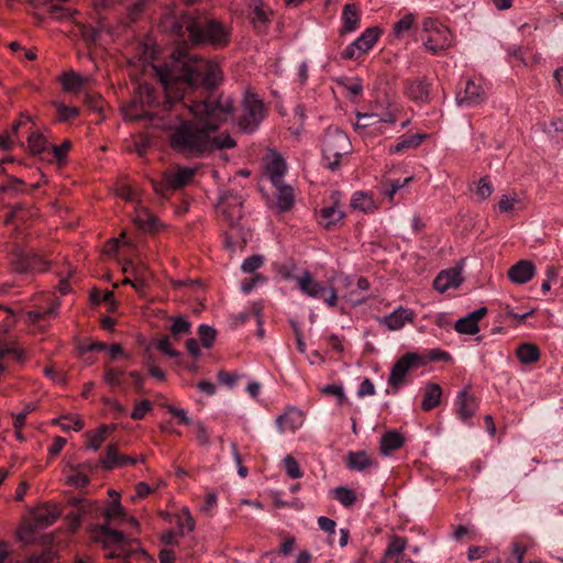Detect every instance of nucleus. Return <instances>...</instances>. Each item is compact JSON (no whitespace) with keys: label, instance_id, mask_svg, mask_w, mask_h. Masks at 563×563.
<instances>
[{"label":"nucleus","instance_id":"1","mask_svg":"<svg viewBox=\"0 0 563 563\" xmlns=\"http://www.w3.org/2000/svg\"><path fill=\"white\" fill-rule=\"evenodd\" d=\"M162 89L148 84L139 85L133 99L122 107L125 120H147L158 128L187 107L189 99L201 87L216 89L222 81V71L214 62L189 55L180 49L169 60L153 65Z\"/></svg>","mask_w":563,"mask_h":563},{"label":"nucleus","instance_id":"2","mask_svg":"<svg viewBox=\"0 0 563 563\" xmlns=\"http://www.w3.org/2000/svg\"><path fill=\"white\" fill-rule=\"evenodd\" d=\"M213 90L201 87L184 110L163 123L162 129L170 131V147L187 158H201L216 150L233 148L236 145L228 133L213 135L233 109L230 98L223 99Z\"/></svg>","mask_w":563,"mask_h":563},{"label":"nucleus","instance_id":"3","mask_svg":"<svg viewBox=\"0 0 563 563\" xmlns=\"http://www.w3.org/2000/svg\"><path fill=\"white\" fill-rule=\"evenodd\" d=\"M169 29L178 37H188L195 44H209L214 48L225 47L230 42V30L220 21L206 15L187 11L179 18L169 21Z\"/></svg>","mask_w":563,"mask_h":563},{"label":"nucleus","instance_id":"4","mask_svg":"<svg viewBox=\"0 0 563 563\" xmlns=\"http://www.w3.org/2000/svg\"><path fill=\"white\" fill-rule=\"evenodd\" d=\"M351 151L347 134L338 126L327 129L323 137V161L327 168L335 170L341 164V157Z\"/></svg>","mask_w":563,"mask_h":563},{"label":"nucleus","instance_id":"5","mask_svg":"<svg viewBox=\"0 0 563 563\" xmlns=\"http://www.w3.org/2000/svg\"><path fill=\"white\" fill-rule=\"evenodd\" d=\"M263 101L253 93H247L243 100V113L239 119V128L246 133L254 132L265 118Z\"/></svg>","mask_w":563,"mask_h":563},{"label":"nucleus","instance_id":"6","mask_svg":"<svg viewBox=\"0 0 563 563\" xmlns=\"http://www.w3.org/2000/svg\"><path fill=\"white\" fill-rule=\"evenodd\" d=\"M196 169L190 167H177L175 170H167L163 174V181H154V190L166 196L170 190L180 189L190 184L195 177Z\"/></svg>","mask_w":563,"mask_h":563},{"label":"nucleus","instance_id":"7","mask_svg":"<svg viewBox=\"0 0 563 563\" xmlns=\"http://www.w3.org/2000/svg\"><path fill=\"white\" fill-rule=\"evenodd\" d=\"M69 504L74 509L66 515V519L71 531H76L82 520L98 519L101 516L102 508L96 501L71 498Z\"/></svg>","mask_w":563,"mask_h":563},{"label":"nucleus","instance_id":"8","mask_svg":"<svg viewBox=\"0 0 563 563\" xmlns=\"http://www.w3.org/2000/svg\"><path fill=\"white\" fill-rule=\"evenodd\" d=\"M110 523L95 525L90 528L91 539L103 548H115L120 554L125 553V536L123 532L112 529Z\"/></svg>","mask_w":563,"mask_h":563},{"label":"nucleus","instance_id":"9","mask_svg":"<svg viewBox=\"0 0 563 563\" xmlns=\"http://www.w3.org/2000/svg\"><path fill=\"white\" fill-rule=\"evenodd\" d=\"M424 362L417 353L408 352L404 354L393 366L390 375L388 377V385L398 390L404 384L405 377L409 369L413 366L423 365Z\"/></svg>","mask_w":563,"mask_h":563},{"label":"nucleus","instance_id":"10","mask_svg":"<svg viewBox=\"0 0 563 563\" xmlns=\"http://www.w3.org/2000/svg\"><path fill=\"white\" fill-rule=\"evenodd\" d=\"M12 266L18 273H36L46 271L47 262L33 251L16 250Z\"/></svg>","mask_w":563,"mask_h":563},{"label":"nucleus","instance_id":"11","mask_svg":"<svg viewBox=\"0 0 563 563\" xmlns=\"http://www.w3.org/2000/svg\"><path fill=\"white\" fill-rule=\"evenodd\" d=\"M242 197L235 192L228 191V194L223 195L220 199L221 212L231 227L238 225L242 219Z\"/></svg>","mask_w":563,"mask_h":563},{"label":"nucleus","instance_id":"12","mask_svg":"<svg viewBox=\"0 0 563 563\" xmlns=\"http://www.w3.org/2000/svg\"><path fill=\"white\" fill-rule=\"evenodd\" d=\"M406 96L417 103L430 102L431 82L424 78L408 79L404 82Z\"/></svg>","mask_w":563,"mask_h":563},{"label":"nucleus","instance_id":"13","mask_svg":"<svg viewBox=\"0 0 563 563\" xmlns=\"http://www.w3.org/2000/svg\"><path fill=\"white\" fill-rule=\"evenodd\" d=\"M463 278L461 276L460 267H452L440 272L433 280V287L439 292L443 294L448 289L459 288Z\"/></svg>","mask_w":563,"mask_h":563},{"label":"nucleus","instance_id":"14","mask_svg":"<svg viewBox=\"0 0 563 563\" xmlns=\"http://www.w3.org/2000/svg\"><path fill=\"white\" fill-rule=\"evenodd\" d=\"M486 92L484 88L476 84L474 80L468 79L464 89L463 96H457L456 101L459 106H477L484 102Z\"/></svg>","mask_w":563,"mask_h":563},{"label":"nucleus","instance_id":"15","mask_svg":"<svg viewBox=\"0 0 563 563\" xmlns=\"http://www.w3.org/2000/svg\"><path fill=\"white\" fill-rule=\"evenodd\" d=\"M60 515V510L56 505H44L33 511L32 521L35 528L44 529L53 525Z\"/></svg>","mask_w":563,"mask_h":563},{"label":"nucleus","instance_id":"16","mask_svg":"<svg viewBox=\"0 0 563 563\" xmlns=\"http://www.w3.org/2000/svg\"><path fill=\"white\" fill-rule=\"evenodd\" d=\"M536 273V266L531 261L521 260L508 269V278L518 285L528 283Z\"/></svg>","mask_w":563,"mask_h":563},{"label":"nucleus","instance_id":"17","mask_svg":"<svg viewBox=\"0 0 563 563\" xmlns=\"http://www.w3.org/2000/svg\"><path fill=\"white\" fill-rule=\"evenodd\" d=\"M415 313L413 311L399 307L394 312L384 318L379 319V322L387 327L391 331L400 330L406 321L412 322Z\"/></svg>","mask_w":563,"mask_h":563},{"label":"nucleus","instance_id":"18","mask_svg":"<svg viewBox=\"0 0 563 563\" xmlns=\"http://www.w3.org/2000/svg\"><path fill=\"white\" fill-rule=\"evenodd\" d=\"M457 416L459 418L467 422L476 412L478 408V402L474 396L468 394L466 389H463L459 393L457 396Z\"/></svg>","mask_w":563,"mask_h":563},{"label":"nucleus","instance_id":"19","mask_svg":"<svg viewBox=\"0 0 563 563\" xmlns=\"http://www.w3.org/2000/svg\"><path fill=\"white\" fill-rule=\"evenodd\" d=\"M297 282L300 290L312 298L320 299L327 294V288L322 284L313 280L308 271H305L302 275L297 278Z\"/></svg>","mask_w":563,"mask_h":563},{"label":"nucleus","instance_id":"20","mask_svg":"<svg viewBox=\"0 0 563 563\" xmlns=\"http://www.w3.org/2000/svg\"><path fill=\"white\" fill-rule=\"evenodd\" d=\"M440 31L429 34L423 44L426 48L433 54L439 53L450 46V31L446 27H439Z\"/></svg>","mask_w":563,"mask_h":563},{"label":"nucleus","instance_id":"21","mask_svg":"<svg viewBox=\"0 0 563 563\" xmlns=\"http://www.w3.org/2000/svg\"><path fill=\"white\" fill-rule=\"evenodd\" d=\"M404 437L395 430L387 431L380 439L379 450L383 455H389L404 445Z\"/></svg>","mask_w":563,"mask_h":563},{"label":"nucleus","instance_id":"22","mask_svg":"<svg viewBox=\"0 0 563 563\" xmlns=\"http://www.w3.org/2000/svg\"><path fill=\"white\" fill-rule=\"evenodd\" d=\"M520 363L529 365L539 361L540 350L533 343H521L515 352Z\"/></svg>","mask_w":563,"mask_h":563},{"label":"nucleus","instance_id":"23","mask_svg":"<svg viewBox=\"0 0 563 563\" xmlns=\"http://www.w3.org/2000/svg\"><path fill=\"white\" fill-rule=\"evenodd\" d=\"M442 389L439 384L430 383L426 387L421 407L424 411L435 408L441 400Z\"/></svg>","mask_w":563,"mask_h":563},{"label":"nucleus","instance_id":"24","mask_svg":"<svg viewBox=\"0 0 563 563\" xmlns=\"http://www.w3.org/2000/svg\"><path fill=\"white\" fill-rule=\"evenodd\" d=\"M378 35V27H368L353 42V46H357L358 54L366 53L374 46Z\"/></svg>","mask_w":563,"mask_h":563},{"label":"nucleus","instance_id":"25","mask_svg":"<svg viewBox=\"0 0 563 563\" xmlns=\"http://www.w3.org/2000/svg\"><path fill=\"white\" fill-rule=\"evenodd\" d=\"M286 172V163L280 155H275L267 164V174L273 185H280Z\"/></svg>","mask_w":563,"mask_h":563},{"label":"nucleus","instance_id":"26","mask_svg":"<svg viewBox=\"0 0 563 563\" xmlns=\"http://www.w3.org/2000/svg\"><path fill=\"white\" fill-rule=\"evenodd\" d=\"M344 217V213L339 210L335 206L322 208L319 212V223L330 230Z\"/></svg>","mask_w":563,"mask_h":563},{"label":"nucleus","instance_id":"27","mask_svg":"<svg viewBox=\"0 0 563 563\" xmlns=\"http://www.w3.org/2000/svg\"><path fill=\"white\" fill-rule=\"evenodd\" d=\"M374 464L375 462L365 451L350 452L347 455L346 465L350 470L364 471Z\"/></svg>","mask_w":563,"mask_h":563},{"label":"nucleus","instance_id":"28","mask_svg":"<svg viewBox=\"0 0 563 563\" xmlns=\"http://www.w3.org/2000/svg\"><path fill=\"white\" fill-rule=\"evenodd\" d=\"M342 21H343V32H353L358 26V13L355 4L347 3L343 8L342 12Z\"/></svg>","mask_w":563,"mask_h":563},{"label":"nucleus","instance_id":"29","mask_svg":"<svg viewBox=\"0 0 563 563\" xmlns=\"http://www.w3.org/2000/svg\"><path fill=\"white\" fill-rule=\"evenodd\" d=\"M277 189V206L282 211L289 210L294 205V194L292 188L288 185H285L284 181L280 185H274Z\"/></svg>","mask_w":563,"mask_h":563},{"label":"nucleus","instance_id":"30","mask_svg":"<svg viewBox=\"0 0 563 563\" xmlns=\"http://www.w3.org/2000/svg\"><path fill=\"white\" fill-rule=\"evenodd\" d=\"M101 516L104 519L103 522L110 525L114 523L117 519L121 521L126 519V512L119 499H114L106 510L102 509Z\"/></svg>","mask_w":563,"mask_h":563},{"label":"nucleus","instance_id":"31","mask_svg":"<svg viewBox=\"0 0 563 563\" xmlns=\"http://www.w3.org/2000/svg\"><path fill=\"white\" fill-rule=\"evenodd\" d=\"M427 137L426 133H417L407 137H402L397 144L389 148L390 153H400L407 148L418 147Z\"/></svg>","mask_w":563,"mask_h":563},{"label":"nucleus","instance_id":"32","mask_svg":"<svg viewBox=\"0 0 563 563\" xmlns=\"http://www.w3.org/2000/svg\"><path fill=\"white\" fill-rule=\"evenodd\" d=\"M114 428L112 424H101L95 432H88L87 437L90 440L88 446L97 451L106 441L107 434L112 432Z\"/></svg>","mask_w":563,"mask_h":563},{"label":"nucleus","instance_id":"33","mask_svg":"<svg viewBox=\"0 0 563 563\" xmlns=\"http://www.w3.org/2000/svg\"><path fill=\"white\" fill-rule=\"evenodd\" d=\"M135 223L141 230L146 232H155L159 227L158 219L147 211L140 213L135 219Z\"/></svg>","mask_w":563,"mask_h":563},{"label":"nucleus","instance_id":"34","mask_svg":"<svg viewBox=\"0 0 563 563\" xmlns=\"http://www.w3.org/2000/svg\"><path fill=\"white\" fill-rule=\"evenodd\" d=\"M120 453L114 444H109L106 450V455L100 459V464L104 470H113L119 466Z\"/></svg>","mask_w":563,"mask_h":563},{"label":"nucleus","instance_id":"35","mask_svg":"<svg viewBox=\"0 0 563 563\" xmlns=\"http://www.w3.org/2000/svg\"><path fill=\"white\" fill-rule=\"evenodd\" d=\"M124 375V371L112 368V367H106L103 379L107 384H109L112 388H124V380L122 379V376Z\"/></svg>","mask_w":563,"mask_h":563},{"label":"nucleus","instance_id":"36","mask_svg":"<svg viewBox=\"0 0 563 563\" xmlns=\"http://www.w3.org/2000/svg\"><path fill=\"white\" fill-rule=\"evenodd\" d=\"M86 79L76 73L64 74L62 85L66 91H78L85 84Z\"/></svg>","mask_w":563,"mask_h":563},{"label":"nucleus","instance_id":"37","mask_svg":"<svg viewBox=\"0 0 563 563\" xmlns=\"http://www.w3.org/2000/svg\"><path fill=\"white\" fill-rule=\"evenodd\" d=\"M454 330L461 334L473 335L479 331V327L470 317L465 316L456 320Z\"/></svg>","mask_w":563,"mask_h":563},{"label":"nucleus","instance_id":"38","mask_svg":"<svg viewBox=\"0 0 563 563\" xmlns=\"http://www.w3.org/2000/svg\"><path fill=\"white\" fill-rule=\"evenodd\" d=\"M411 180H412V177L406 178L402 183L400 180L386 179L382 184V191L391 201L394 199V196L396 195V192L400 188L405 187Z\"/></svg>","mask_w":563,"mask_h":563},{"label":"nucleus","instance_id":"39","mask_svg":"<svg viewBox=\"0 0 563 563\" xmlns=\"http://www.w3.org/2000/svg\"><path fill=\"white\" fill-rule=\"evenodd\" d=\"M351 207L353 209H357V210L367 212L374 208V201H373L372 197H369L367 194L361 191V192H356L353 196V199L351 201Z\"/></svg>","mask_w":563,"mask_h":563},{"label":"nucleus","instance_id":"40","mask_svg":"<svg viewBox=\"0 0 563 563\" xmlns=\"http://www.w3.org/2000/svg\"><path fill=\"white\" fill-rule=\"evenodd\" d=\"M334 497L339 503L344 507H351L356 501V495L354 490L345 487L339 486L334 489Z\"/></svg>","mask_w":563,"mask_h":563},{"label":"nucleus","instance_id":"41","mask_svg":"<svg viewBox=\"0 0 563 563\" xmlns=\"http://www.w3.org/2000/svg\"><path fill=\"white\" fill-rule=\"evenodd\" d=\"M198 335L201 345L206 349H210L217 338V330L208 324H201L198 328Z\"/></svg>","mask_w":563,"mask_h":563},{"label":"nucleus","instance_id":"42","mask_svg":"<svg viewBox=\"0 0 563 563\" xmlns=\"http://www.w3.org/2000/svg\"><path fill=\"white\" fill-rule=\"evenodd\" d=\"M57 111V120L59 122H67L79 114V109L76 107H68L62 102H54Z\"/></svg>","mask_w":563,"mask_h":563},{"label":"nucleus","instance_id":"43","mask_svg":"<svg viewBox=\"0 0 563 563\" xmlns=\"http://www.w3.org/2000/svg\"><path fill=\"white\" fill-rule=\"evenodd\" d=\"M297 415V411L291 410L288 412H285L284 415L277 417L276 419V426L280 433H284L286 430H295L296 428V421L294 419V416Z\"/></svg>","mask_w":563,"mask_h":563},{"label":"nucleus","instance_id":"44","mask_svg":"<svg viewBox=\"0 0 563 563\" xmlns=\"http://www.w3.org/2000/svg\"><path fill=\"white\" fill-rule=\"evenodd\" d=\"M29 147L33 154H41L46 151L48 142L41 133H32L29 136Z\"/></svg>","mask_w":563,"mask_h":563},{"label":"nucleus","instance_id":"45","mask_svg":"<svg viewBox=\"0 0 563 563\" xmlns=\"http://www.w3.org/2000/svg\"><path fill=\"white\" fill-rule=\"evenodd\" d=\"M406 548V540L401 537H393L390 542L387 545V549L385 550V556H395L399 553H401Z\"/></svg>","mask_w":563,"mask_h":563},{"label":"nucleus","instance_id":"46","mask_svg":"<svg viewBox=\"0 0 563 563\" xmlns=\"http://www.w3.org/2000/svg\"><path fill=\"white\" fill-rule=\"evenodd\" d=\"M263 264H264V256L252 255L243 261L241 268L244 273L251 274V273H254L260 267H262Z\"/></svg>","mask_w":563,"mask_h":563},{"label":"nucleus","instance_id":"47","mask_svg":"<svg viewBox=\"0 0 563 563\" xmlns=\"http://www.w3.org/2000/svg\"><path fill=\"white\" fill-rule=\"evenodd\" d=\"M284 465L286 473L290 478H300L302 476L300 466L292 455H287L284 459Z\"/></svg>","mask_w":563,"mask_h":563},{"label":"nucleus","instance_id":"48","mask_svg":"<svg viewBox=\"0 0 563 563\" xmlns=\"http://www.w3.org/2000/svg\"><path fill=\"white\" fill-rule=\"evenodd\" d=\"M415 14L408 13L404 15L394 26V33L397 37H399L405 31L411 29L415 23Z\"/></svg>","mask_w":563,"mask_h":563},{"label":"nucleus","instance_id":"49","mask_svg":"<svg viewBox=\"0 0 563 563\" xmlns=\"http://www.w3.org/2000/svg\"><path fill=\"white\" fill-rule=\"evenodd\" d=\"M493 194V185L489 181L488 176L482 177L476 187V195L482 199L485 200L490 197Z\"/></svg>","mask_w":563,"mask_h":563},{"label":"nucleus","instance_id":"50","mask_svg":"<svg viewBox=\"0 0 563 563\" xmlns=\"http://www.w3.org/2000/svg\"><path fill=\"white\" fill-rule=\"evenodd\" d=\"M153 405L150 400L144 399L140 402L135 404L133 411L131 412V418L133 420H141L145 417V415L151 411Z\"/></svg>","mask_w":563,"mask_h":563},{"label":"nucleus","instance_id":"51","mask_svg":"<svg viewBox=\"0 0 563 563\" xmlns=\"http://www.w3.org/2000/svg\"><path fill=\"white\" fill-rule=\"evenodd\" d=\"M190 322L184 319L183 317H177L174 319V322L170 327V332L174 335L188 334L190 332Z\"/></svg>","mask_w":563,"mask_h":563},{"label":"nucleus","instance_id":"52","mask_svg":"<svg viewBox=\"0 0 563 563\" xmlns=\"http://www.w3.org/2000/svg\"><path fill=\"white\" fill-rule=\"evenodd\" d=\"M266 282V277L260 273L254 274L250 278H245L241 284V289L243 292L249 294L252 291L257 284H264Z\"/></svg>","mask_w":563,"mask_h":563},{"label":"nucleus","instance_id":"53","mask_svg":"<svg viewBox=\"0 0 563 563\" xmlns=\"http://www.w3.org/2000/svg\"><path fill=\"white\" fill-rule=\"evenodd\" d=\"M62 419H66V420H69L71 421V423H60V427L64 431H68L70 429H74L75 431H80L85 423L84 421L78 417V416H65V417H60L58 419H55L53 420L54 423H59V420Z\"/></svg>","mask_w":563,"mask_h":563},{"label":"nucleus","instance_id":"54","mask_svg":"<svg viewBox=\"0 0 563 563\" xmlns=\"http://www.w3.org/2000/svg\"><path fill=\"white\" fill-rule=\"evenodd\" d=\"M378 123L377 114L373 113H357V121L355 123V129H366L371 125Z\"/></svg>","mask_w":563,"mask_h":563},{"label":"nucleus","instance_id":"55","mask_svg":"<svg viewBox=\"0 0 563 563\" xmlns=\"http://www.w3.org/2000/svg\"><path fill=\"white\" fill-rule=\"evenodd\" d=\"M155 344L157 350H159L163 354L168 355L169 357H176L179 355V352L170 346L168 336H163L162 339L157 340Z\"/></svg>","mask_w":563,"mask_h":563},{"label":"nucleus","instance_id":"56","mask_svg":"<svg viewBox=\"0 0 563 563\" xmlns=\"http://www.w3.org/2000/svg\"><path fill=\"white\" fill-rule=\"evenodd\" d=\"M24 185V181L16 177H9L7 183L3 185H0V192L4 191H13L19 192L22 190V186Z\"/></svg>","mask_w":563,"mask_h":563},{"label":"nucleus","instance_id":"57","mask_svg":"<svg viewBox=\"0 0 563 563\" xmlns=\"http://www.w3.org/2000/svg\"><path fill=\"white\" fill-rule=\"evenodd\" d=\"M71 147V142L65 140L60 145H53L52 151L57 162H63L66 158L68 151Z\"/></svg>","mask_w":563,"mask_h":563},{"label":"nucleus","instance_id":"58","mask_svg":"<svg viewBox=\"0 0 563 563\" xmlns=\"http://www.w3.org/2000/svg\"><path fill=\"white\" fill-rule=\"evenodd\" d=\"M35 530H40L38 528H35L34 523H29L22 527L19 532L18 537L21 541L25 543H31L34 540V532Z\"/></svg>","mask_w":563,"mask_h":563},{"label":"nucleus","instance_id":"59","mask_svg":"<svg viewBox=\"0 0 563 563\" xmlns=\"http://www.w3.org/2000/svg\"><path fill=\"white\" fill-rule=\"evenodd\" d=\"M321 393L322 394H327V395H334V396H336L338 400H339V404H341V405L346 399L342 386H339V385H335V384H330V385L324 386L321 389Z\"/></svg>","mask_w":563,"mask_h":563},{"label":"nucleus","instance_id":"60","mask_svg":"<svg viewBox=\"0 0 563 563\" xmlns=\"http://www.w3.org/2000/svg\"><path fill=\"white\" fill-rule=\"evenodd\" d=\"M195 427H196V431H197L196 435H197L199 445L209 446L210 438H209V434H208L207 429L203 426V423L201 421H196Z\"/></svg>","mask_w":563,"mask_h":563},{"label":"nucleus","instance_id":"61","mask_svg":"<svg viewBox=\"0 0 563 563\" xmlns=\"http://www.w3.org/2000/svg\"><path fill=\"white\" fill-rule=\"evenodd\" d=\"M108 347L104 342H91V343H82L78 346V351L80 354H85L88 352H100Z\"/></svg>","mask_w":563,"mask_h":563},{"label":"nucleus","instance_id":"62","mask_svg":"<svg viewBox=\"0 0 563 563\" xmlns=\"http://www.w3.org/2000/svg\"><path fill=\"white\" fill-rule=\"evenodd\" d=\"M341 85L345 88V90L353 97H357L363 91V86L360 79H355L353 81H341Z\"/></svg>","mask_w":563,"mask_h":563},{"label":"nucleus","instance_id":"63","mask_svg":"<svg viewBox=\"0 0 563 563\" xmlns=\"http://www.w3.org/2000/svg\"><path fill=\"white\" fill-rule=\"evenodd\" d=\"M238 378H239V376L235 373H230L227 371H220L218 373L219 382L229 387H233L235 385Z\"/></svg>","mask_w":563,"mask_h":563},{"label":"nucleus","instance_id":"64","mask_svg":"<svg viewBox=\"0 0 563 563\" xmlns=\"http://www.w3.org/2000/svg\"><path fill=\"white\" fill-rule=\"evenodd\" d=\"M252 22L254 23V25L256 27H257V23L264 25L268 22L267 13L262 7L257 5L254 8V10L252 12Z\"/></svg>","mask_w":563,"mask_h":563}]
</instances>
